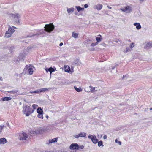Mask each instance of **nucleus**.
<instances>
[{
	"label": "nucleus",
	"mask_w": 152,
	"mask_h": 152,
	"mask_svg": "<svg viewBox=\"0 0 152 152\" xmlns=\"http://www.w3.org/2000/svg\"><path fill=\"white\" fill-rule=\"evenodd\" d=\"M69 148L72 150H78L79 149V146L77 143H72L70 145Z\"/></svg>",
	"instance_id": "39448f33"
},
{
	"label": "nucleus",
	"mask_w": 152,
	"mask_h": 152,
	"mask_svg": "<svg viewBox=\"0 0 152 152\" xmlns=\"http://www.w3.org/2000/svg\"><path fill=\"white\" fill-rule=\"evenodd\" d=\"M65 71L67 72H72L73 71H71L70 67L68 66H65Z\"/></svg>",
	"instance_id": "ddd939ff"
},
{
	"label": "nucleus",
	"mask_w": 152,
	"mask_h": 152,
	"mask_svg": "<svg viewBox=\"0 0 152 152\" xmlns=\"http://www.w3.org/2000/svg\"><path fill=\"white\" fill-rule=\"evenodd\" d=\"M43 110L40 107H39L37 110V112L38 113V117L41 118H43V116L42 115Z\"/></svg>",
	"instance_id": "0eeeda50"
},
{
	"label": "nucleus",
	"mask_w": 152,
	"mask_h": 152,
	"mask_svg": "<svg viewBox=\"0 0 152 152\" xmlns=\"http://www.w3.org/2000/svg\"><path fill=\"white\" fill-rule=\"evenodd\" d=\"M63 45V43L62 42L61 43L59 44V46H62Z\"/></svg>",
	"instance_id": "ea45409f"
},
{
	"label": "nucleus",
	"mask_w": 152,
	"mask_h": 152,
	"mask_svg": "<svg viewBox=\"0 0 152 152\" xmlns=\"http://www.w3.org/2000/svg\"><path fill=\"white\" fill-rule=\"evenodd\" d=\"M4 128L3 124H0V132H1Z\"/></svg>",
	"instance_id": "c756f323"
},
{
	"label": "nucleus",
	"mask_w": 152,
	"mask_h": 152,
	"mask_svg": "<svg viewBox=\"0 0 152 152\" xmlns=\"http://www.w3.org/2000/svg\"><path fill=\"white\" fill-rule=\"evenodd\" d=\"M12 34L10 33L9 31H7L5 34V36L6 37H10Z\"/></svg>",
	"instance_id": "a211bd4d"
},
{
	"label": "nucleus",
	"mask_w": 152,
	"mask_h": 152,
	"mask_svg": "<svg viewBox=\"0 0 152 152\" xmlns=\"http://www.w3.org/2000/svg\"><path fill=\"white\" fill-rule=\"evenodd\" d=\"M98 144L99 146H102L103 145L102 142V141H100L98 142Z\"/></svg>",
	"instance_id": "c85d7f7f"
},
{
	"label": "nucleus",
	"mask_w": 152,
	"mask_h": 152,
	"mask_svg": "<svg viewBox=\"0 0 152 152\" xmlns=\"http://www.w3.org/2000/svg\"><path fill=\"white\" fill-rule=\"evenodd\" d=\"M48 71L50 72V73L51 74L52 72L54 71L55 70L53 68L51 67L49 68Z\"/></svg>",
	"instance_id": "a878e982"
},
{
	"label": "nucleus",
	"mask_w": 152,
	"mask_h": 152,
	"mask_svg": "<svg viewBox=\"0 0 152 152\" xmlns=\"http://www.w3.org/2000/svg\"><path fill=\"white\" fill-rule=\"evenodd\" d=\"M97 44L96 42V43H92L91 44V45L92 46H94L96 45Z\"/></svg>",
	"instance_id": "7c9ffc66"
},
{
	"label": "nucleus",
	"mask_w": 152,
	"mask_h": 152,
	"mask_svg": "<svg viewBox=\"0 0 152 152\" xmlns=\"http://www.w3.org/2000/svg\"><path fill=\"white\" fill-rule=\"evenodd\" d=\"M134 45L133 43H131L130 45V47L131 48H132L134 47Z\"/></svg>",
	"instance_id": "72a5a7b5"
},
{
	"label": "nucleus",
	"mask_w": 152,
	"mask_h": 152,
	"mask_svg": "<svg viewBox=\"0 0 152 152\" xmlns=\"http://www.w3.org/2000/svg\"><path fill=\"white\" fill-rule=\"evenodd\" d=\"M58 138H55L53 139H49L48 140V142L47 143V144H49L53 142H57Z\"/></svg>",
	"instance_id": "9b49d317"
},
{
	"label": "nucleus",
	"mask_w": 152,
	"mask_h": 152,
	"mask_svg": "<svg viewBox=\"0 0 152 152\" xmlns=\"http://www.w3.org/2000/svg\"><path fill=\"white\" fill-rule=\"evenodd\" d=\"M129 48H126V51H125V53H126L129 50Z\"/></svg>",
	"instance_id": "a19ab883"
},
{
	"label": "nucleus",
	"mask_w": 152,
	"mask_h": 152,
	"mask_svg": "<svg viewBox=\"0 0 152 152\" xmlns=\"http://www.w3.org/2000/svg\"><path fill=\"white\" fill-rule=\"evenodd\" d=\"M103 7L102 4H98L95 6V8L98 10H100L102 9Z\"/></svg>",
	"instance_id": "f8f14e48"
},
{
	"label": "nucleus",
	"mask_w": 152,
	"mask_h": 152,
	"mask_svg": "<svg viewBox=\"0 0 152 152\" xmlns=\"http://www.w3.org/2000/svg\"><path fill=\"white\" fill-rule=\"evenodd\" d=\"M152 47V42H149L148 43H147L146 46V47Z\"/></svg>",
	"instance_id": "cd10ccee"
},
{
	"label": "nucleus",
	"mask_w": 152,
	"mask_h": 152,
	"mask_svg": "<svg viewBox=\"0 0 152 152\" xmlns=\"http://www.w3.org/2000/svg\"><path fill=\"white\" fill-rule=\"evenodd\" d=\"M7 125L8 126H9L10 128V126L9 124H7Z\"/></svg>",
	"instance_id": "de8ad7c7"
},
{
	"label": "nucleus",
	"mask_w": 152,
	"mask_h": 152,
	"mask_svg": "<svg viewBox=\"0 0 152 152\" xmlns=\"http://www.w3.org/2000/svg\"><path fill=\"white\" fill-rule=\"evenodd\" d=\"M72 36L73 37L75 38L78 37V34L73 32L72 33Z\"/></svg>",
	"instance_id": "aec40b11"
},
{
	"label": "nucleus",
	"mask_w": 152,
	"mask_h": 152,
	"mask_svg": "<svg viewBox=\"0 0 152 152\" xmlns=\"http://www.w3.org/2000/svg\"><path fill=\"white\" fill-rule=\"evenodd\" d=\"M75 88L77 91L78 92H80L82 90L81 88H77L76 87H75Z\"/></svg>",
	"instance_id": "bb28decb"
},
{
	"label": "nucleus",
	"mask_w": 152,
	"mask_h": 152,
	"mask_svg": "<svg viewBox=\"0 0 152 152\" xmlns=\"http://www.w3.org/2000/svg\"><path fill=\"white\" fill-rule=\"evenodd\" d=\"M107 138V136L106 135H104V136H103V138L104 139H106V138Z\"/></svg>",
	"instance_id": "58836bf2"
},
{
	"label": "nucleus",
	"mask_w": 152,
	"mask_h": 152,
	"mask_svg": "<svg viewBox=\"0 0 152 152\" xmlns=\"http://www.w3.org/2000/svg\"><path fill=\"white\" fill-rule=\"evenodd\" d=\"M76 7L78 12H80V11L81 10H84V8H81L80 6H76Z\"/></svg>",
	"instance_id": "412c9836"
},
{
	"label": "nucleus",
	"mask_w": 152,
	"mask_h": 152,
	"mask_svg": "<svg viewBox=\"0 0 152 152\" xmlns=\"http://www.w3.org/2000/svg\"><path fill=\"white\" fill-rule=\"evenodd\" d=\"M36 134H41L42 133V130H35Z\"/></svg>",
	"instance_id": "393cba45"
},
{
	"label": "nucleus",
	"mask_w": 152,
	"mask_h": 152,
	"mask_svg": "<svg viewBox=\"0 0 152 152\" xmlns=\"http://www.w3.org/2000/svg\"><path fill=\"white\" fill-rule=\"evenodd\" d=\"M11 98L10 97H3L1 98V99L3 101H8L10 100L11 99Z\"/></svg>",
	"instance_id": "f3484780"
},
{
	"label": "nucleus",
	"mask_w": 152,
	"mask_h": 152,
	"mask_svg": "<svg viewBox=\"0 0 152 152\" xmlns=\"http://www.w3.org/2000/svg\"><path fill=\"white\" fill-rule=\"evenodd\" d=\"M134 25L136 26L137 29L138 30L140 29L141 28V26L140 24L138 23H134Z\"/></svg>",
	"instance_id": "dca6fc26"
},
{
	"label": "nucleus",
	"mask_w": 152,
	"mask_h": 152,
	"mask_svg": "<svg viewBox=\"0 0 152 152\" xmlns=\"http://www.w3.org/2000/svg\"><path fill=\"white\" fill-rule=\"evenodd\" d=\"M98 36H100V37H98L96 38V42L98 44L99 42H100L101 40L102 39V38H101L102 36L101 35H99Z\"/></svg>",
	"instance_id": "2eb2a0df"
},
{
	"label": "nucleus",
	"mask_w": 152,
	"mask_h": 152,
	"mask_svg": "<svg viewBox=\"0 0 152 152\" xmlns=\"http://www.w3.org/2000/svg\"><path fill=\"white\" fill-rule=\"evenodd\" d=\"M10 33H12V34L15 31V30L13 28H12L10 26L8 28V31Z\"/></svg>",
	"instance_id": "6ab92c4d"
},
{
	"label": "nucleus",
	"mask_w": 152,
	"mask_h": 152,
	"mask_svg": "<svg viewBox=\"0 0 152 152\" xmlns=\"http://www.w3.org/2000/svg\"><path fill=\"white\" fill-rule=\"evenodd\" d=\"M88 137L91 139L92 141L94 143H96L98 140L97 139L95 135H89L88 136Z\"/></svg>",
	"instance_id": "6e6552de"
},
{
	"label": "nucleus",
	"mask_w": 152,
	"mask_h": 152,
	"mask_svg": "<svg viewBox=\"0 0 152 152\" xmlns=\"http://www.w3.org/2000/svg\"><path fill=\"white\" fill-rule=\"evenodd\" d=\"M24 110H23L24 113L27 116H29L31 113H31L32 110L29 106L26 107Z\"/></svg>",
	"instance_id": "7ed1b4c3"
},
{
	"label": "nucleus",
	"mask_w": 152,
	"mask_h": 152,
	"mask_svg": "<svg viewBox=\"0 0 152 152\" xmlns=\"http://www.w3.org/2000/svg\"><path fill=\"white\" fill-rule=\"evenodd\" d=\"M28 67L29 68L28 69V72L29 75H31L33 73V68H34V67L31 65L29 64V66L28 65H26L25 68L26 69H27Z\"/></svg>",
	"instance_id": "20e7f679"
},
{
	"label": "nucleus",
	"mask_w": 152,
	"mask_h": 152,
	"mask_svg": "<svg viewBox=\"0 0 152 152\" xmlns=\"http://www.w3.org/2000/svg\"><path fill=\"white\" fill-rule=\"evenodd\" d=\"M150 110H152V108H150Z\"/></svg>",
	"instance_id": "09e8293b"
},
{
	"label": "nucleus",
	"mask_w": 152,
	"mask_h": 152,
	"mask_svg": "<svg viewBox=\"0 0 152 152\" xmlns=\"http://www.w3.org/2000/svg\"><path fill=\"white\" fill-rule=\"evenodd\" d=\"M7 142L6 139L4 138H2L0 139V144H4Z\"/></svg>",
	"instance_id": "4468645a"
},
{
	"label": "nucleus",
	"mask_w": 152,
	"mask_h": 152,
	"mask_svg": "<svg viewBox=\"0 0 152 152\" xmlns=\"http://www.w3.org/2000/svg\"><path fill=\"white\" fill-rule=\"evenodd\" d=\"M45 30L46 32L50 33L53 31L55 27L53 23H50L49 24H46L44 27Z\"/></svg>",
	"instance_id": "f257e3e1"
},
{
	"label": "nucleus",
	"mask_w": 152,
	"mask_h": 152,
	"mask_svg": "<svg viewBox=\"0 0 152 152\" xmlns=\"http://www.w3.org/2000/svg\"><path fill=\"white\" fill-rule=\"evenodd\" d=\"M126 75H123V77H122V79H123L124 77H126Z\"/></svg>",
	"instance_id": "a18cd8bd"
},
{
	"label": "nucleus",
	"mask_w": 152,
	"mask_h": 152,
	"mask_svg": "<svg viewBox=\"0 0 152 152\" xmlns=\"http://www.w3.org/2000/svg\"><path fill=\"white\" fill-rule=\"evenodd\" d=\"M35 93H41L40 89L39 90H37L35 91Z\"/></svg>",
	"instance_id": "473e14b6"
},
{
	"label": "nucleus",
	"mask_w": 152,
	"mask_h": 152,
	"mask_svg": "<svg viewBox=\"0 0 152 152\" xmlns=\"http://www.w3.org/2000/svg\"><path fill=\"white\" fill-rule=\"evenodd\" d=\"M74 8L72 7L70 8L67 9V10L68 13H70L71 12H73L74 11Z\"/></svg>",
	"instance_id": "5701e85b"
},
{
	"label": "nucleus",
	"mask_w": 152,
	"mask_h": 152,
	"mask_svg": "<svg viewBox=\"0 0 152 152\" xmlns=\"http://www.w3.org/2000/svg\"><path fill=\"white\" fill-rule=\"evenodd\" d=\"M86 134L84 132H81L78 135H75L73 136L74 137L76 138H78L80 137H84L86 136Z\"/></svg>",
	"instance_id": "9d476101"
},
{
	"label": "nucleus",
	"mask_w": 152,
	"mask_h": 152,
	"mask_svg": "<svg viewBox=\"0 0 152 152\" xmlns=\"http://www.w3.org/2000/svg\"><path fill=\"white\" fill-rule=\"evenodd\" d=\"M36 131H32V132H31V134H35V135H37V134H36Z\"/></svg>",
	"instance_id": "c9c22d12"
},
{
	"label": "nucleus",
	"mask_w": 152,
	"mask_h": 152,
	"mask_svg": "<svg viewBox=\"0 0 152 152\" xmlns=\"http://www.w3.org/2000/svg\"><path fill=\"white\" fill-rule=\"evenodd\" d=\"M84 146L83 145L80 146H79V148H80L81 149H83L84 148Z\"/></svg>",
	"instance_id": "e433bc0d"
},
{
	"label": "nucleus",
	"mask_w": 152,
	"mask_h": 152,
	"mask_svg": "<svg viewBox=\"0 0 152 152\" xmlns=\"http://www.w3.org/2000/svg\"><path fill=\"white\" fill-rule=\"evenodd\" d=\"M107 7H108V8H109V9H111L112 8H111V7H110V6H107Z\"/></svg>",
	"instance_id": "c03bdc74"
},
{
	"label": "nucleus",
	"mask_w": 152,
	"mask_h": 152,
	"mask_svg": "<svg viewBox=\"0 0 152 152\" xmlns=\"http://www.w3.org/2000/svg\"><path fill=\"white\" fill-rule=\"evenodd\" d=\"M49 90V88H42L41 89H40V91L41 93L42 92H44L45 91H48Z\"/></svg>",
	"instance_id": "b1692460"
},
{
	"label": "nucleus",
	"mask_w": 152,
	"mask_h": 152,
	"mask_svg": "<svg viewBox=\"0 0 152 152\" xmlns=\"http://www.w3.org/2000/svg\"><path fill=\"white\" fill-rule=\"evenodd\" d=\"M31 93H35V91H30Z\"/></svg>",
	"instance_id": "79ce46f5"
},
{
	"label": "nucleus",
	"mask_w": 152,
	"mask_h": 152,
	"mask_svg": "<svg viewBox=\"0 0 152 152\" xmlns=\"http://www.w3.org/2000/svg\"><path fill=\"white\" fill-rule=\"evenodd\" d=\"M28 137V135L26 133L23 132L20 133L19 134L18 138L20 140H26Z\"/></svg>",
	"instance_id": "f03ea898"
},
{
	"label": "nucleus",
	"mask_w": 152,
	"mask_h": 152,
	"mask_svg": "<svg viewBox=\"0 0 152 152\" xmlns=\"http://www.w3.org/2000/svg\"><path fill=\"white\" fill-rule=\"evenodd\" d=\"M91 91L92 92H94L95 91V88L92 87V88L91 90Z\"/></svg>",
	"instance_id": "f704fd0d"
},
{
	"label": "nucleus",
	"mask_w": 152,
	"mask_h": 152,
	"mask_svg": "<svg viewBox=\"0 0 152 152\" xmlns=\"http://www.w3.org/2000/svg\"><path fill=\"white\" fill-rule=\"evenodd\" d=\"M8 92L9 93H10L11 92V91H8Z\"/></svg>",
	"instance_id": "8fccbe9b"
},
{
	"label": "nucleus",
	"mask_w": 152,
	"mask_h": 152,
	"mask_svg": "<svg viewBox=\"0 0 152 152\" xmlns=\"http://www.w3.org/2000/svg\"><path fill=\"white\" fill-rule=\"evenodd\" d=\"M115 142L116 143H118L119 145H121V142L120 141H118V139H116L115 140Z\"/></svg>",
	"instance_id": "2f4dec72"
},
{
	"label": "nucleus",
	"mask_w": 152,
	"mask_h": 152,
	"mask_svg": "<svg viewBox=\"0 0 152 152\" xmlns=\"http://www.w3.org/2000/svg\"><path fill=\"white\" fill-rule=\"evenodd\" d=\"M131 7L129 6H127L124 8H121L120 9V10H121L122 11L126 13H128L130 12V9Z\"/></svg>",
	"instance_id": "1a4fd4ad"
},
{
	"label": "nucleus",
	"mask_w": 152,
	"mask_h": 152,
	"mask_svg": "<svg viewBox=\"0 0 152 152\" xmlns=\"http://www.w3.org/2000/svg\"><path fill=\"white\" fill-rule=\"evenodd\" d=\"M38 106L36 104H34L32 105V107L33 108V110H32L31 113H33L34 110L36 108L38 107Z\"/></svg>",
	"instance_id": "4be33fe9"
},
{
	"label": "nucleus",
	"mask_w": 152,
	"mask_h": 152,
	"mask_svg": "<svg viewBox=\"0 0 152 152\" xmlns=\"http://www.w3.org/2000/svg\"><path fill=\"white\" fill-rule=\"evenodd\" d=\"M2 80H3V79H2V77H0V80L2 81Z\"/></svg>",
	"instance_id": "37998d69"
},
{
	"label": "nucleus",
	"mask_w": 152,
	"mask_h": 152,
	"mask_svg": "<svg viewBox=\"0 0 152 152\" xmlns=\"http://www.w3.org/2000/svg\"><path fill=\"white\" fill-rule=\"evenodd\" d=\"M11 15L12 18H14V19H16H16H15V20L16 23L19 22V19L20 18V16L18 14H11Z\"/></svg>",
	"instance_id": "423d86ee"
},
{
	"label": "nucleus",
	"mask_w": 152,
	"mask_h": 152,
	"mask_svg": "<svg viewBox=\"0 0 152 152\" xmlns=\"http://www.w3.org/2000/svg\"><path fill=\"white\" fill-rule=\"evenodd\" d=\"M12 27L13 28L16 29V27H15L14 26H12Z\"/></svg>",
	"instance_id": "49530a36"
},
{
	"label": "nucleus",
	"mask_w": 152,
	"mask_h": 152,
	"mask_svg": "<svg viewBox=\"0 0 152 152\" xmlns=\"http://www.w3.org/2000/svg\"><path fill=\"white\" fill-rule=\"evenodd\" d=\"M84 7L85 8H87L88 7V5L87 4H85L84 5Z\"/></svg>",
	"instance_id": "4c0bfd02"
}]
</instances>
